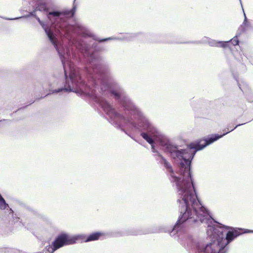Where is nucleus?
<instances>
[{
  "mask_svg": "<svg viewBox=\"0 0 253 253\" xmlns=\"http://www.w3.org/2000/svg\"><path fill=\"white\" fill-rule=\"evenodd\" d=\"M136 34H131L129 36L128 38H129V40H131L132 38L136 37ZM126 38H127V37H126Z\"/></svg>",
  "mask_w": 253,
  "mask_h": 253,
  "instance_id": "f8f14e48",
  "label": "nucleus"
},
{
  "mask_svg": "<svg viewBox=\"0 0 253 253\" xmlns=\"http://www.w3.org/2000/svg\"><path fill=\"white\" fill-rule=\"evenodd\" d=\"M238 35H236L232 39L228 41H217L215 40L210 39L208 37H205L201 41H193L188 42V43H195V44H201L208 43L211 46H215L217 47H222L223 48L229 47L230 48V44L233 45H238L239 41L238 39Z\"/></svg>",
  "mask_w": 253,
  "mask_h": 253,
  "instance_id": "39448f33",
  "label": "nucleus"
},
{
  "mask_svg": "<svg viewBox=\"0 0 253 253\" xmlns=\"http://www.w3.org/2000/svg\"><path fill=\"white\" fill-rule=\"evenodd\" d=\"M71 236L66 233H62L57 236L52 242L53 251H56L59 248L66 245H72Z\"/></svg>",
  "mask_w": 253,
  "mask_h": 253,
  "instance_id": "423d86ee",
  "label": "nucleus"
},
{
  "mask_svg": "<svg viewBox=\"0 0 253 253\" xmlns=\"http://www.w3.org/2000/svg\"><path fill=\"white\" fill-rule=\"evenodd\" d=\"M180 213L170 235L186 248L198 253H227L228 245L253 230L234 228L215 221L201 203L196 191L179 205Z\"/></svg>",
  "mask_w": 253,
  "mask_h": 253,
  "instance_id": "f03ea898",
  "label": "nucleus"
},
{
  "mask_svg": "<svg viewBox=\"0 0 253 253\" xmlns=\"http://www.w3.org/2000/svg\"><path fill=\"white\" fill-rule=\"evenodd\" d=\"M1 121H6V122H10V120L3 119V120H1L0 122Z\"/></svg>",
  "mask_w": 253,
  "mask_h": 253,
  "instance_id": "2eb2a0df",
  "label": "nucleus"
},
{
  "mask_svg": "<svg viewBox=\"0 0 253 253\" xmlns=\"http://www.w3.org/2000/svg\"><path fill=\"white\" fill-rule=\"evenodd\" d=\"M55 251H53V247L51 245L46 246L42 252L40 253H53Z\"/></svg>",
  "mask_w": 253,
  "mask_h": 253,
  "instance_id": "9d476101",
  "label": "nucleus"
},
{
  "mask_svg": "<svg viewBox=\"0 0 253 253\" xmlns=\"http://www.w3.org/2000/svg\"><path fill=\"white\" fill-rule=\"evenodd\" d=\"M87 236L85 234H78L71 236L72 244H74L77 241H80L81 242H86V240Z\"/></svg>",
  "mask_w": 253,
  "mask_h": 253,
  "instance_id": "0eeeda50",
  "label": "nucleus"
},
{
  "mask_svg": "<svg viewBox=\"0 0 253 253\" xmlns=\"http://www.w3.org/2000/svg\"><path fill=\"white\" fill-rule=\"evenodd\" d=\"M44 29L48 39L57 51L64 68L65 82L64 87L55 89L52 93L62 91L74 92L81 95L88 96L106 80H110L112 73L108 64L98 54L91 50L90 45L76 37L82 35L73 34V37L82 41L87 49L82 51L75 45L71 44L68 39L61 36L68 44L66 47L57 40L52 30L41 20L39 23Z\"/></svg>",
  "mask_w": 253,
  "mask_h": 253,
  "instance_id": "7ed1b4c3",
  "label": "nucleus"
},
{
  "mask_svg": "<svg viewBox=\"0 0 253 253\" xmlns=\"http://www.w3.org/2000/svg\"><path fill=\"white\" fill-rule=\"evenodd\" d=\"M0 209L5 210V213L7 214V219L5 220L6 226L11 231L13 230L12 226L17 223L20 226H24L25 224L20 220V217L16 213H14V211L11 208H10L8 204H7L0 194Z\"/></svg>",
  "mask_w": 253,
  "mask_h": 253,
  "instance_id": "20e7f679",
  "label": "nucleus"
},
{
  "mask_svg": "<svg viewBox=\"0 0 253 253\" xmlns=\"http://www.w3.org/2000/svg\"><path fill=\"white\" fill-rule=\"evenodd\" d=\"M4 250V249H0V253H3Z\"/></svg>",
  "mask_w": 253,
  "mask_h": 253,
  "instance_id": "4468645a",
  "label": "nucleus"
},
{
  "mask_svg": "<svg viewBox=\"0 0 253 253\" xmlns=\"http://www.w3.org/2000/svg\"><path fill=\"white\" fill-rule=\"evenodd\" d=\"M103 235V233L100 232H96L92 233L87 236L86 242H91L97 240L99 238Z\"/></svg>",
  "mask_w": 253,
  "mask_h": 253,
  "instance_id": "6e6552de",
  "label": "nucleus"
},
{
  "mask_svg": "<svg viewBox=\"0 0 253 253\" xmlns=\"http://www.w3.org/2000/svg\"><path fill=\"white\" fill-rule=\"evenodd\" d=\"M244 20L243 23V24L240 27L241 30L243 32H245L248 27H249L251 26V24L248 21L247 18L246 16L245 12H244Z\"/></svg>",
  "mask_w": 253,
  "mask_h": 253,
  "instance_id": "1a4fd4ad",
  "label": "nucleus"
},
{
  "mask_svg": "<svg viewBox=\"0 0 253 253\" xmlns=\"http://www.w3.org/2000/svg\"><path fill=\"white\" fill-rule=\"evenodd\" d=\"M87 96L99 104L115 127L128 134L126 128L138 130L140 136L151 145L152 152L167 169L169 179L177 189V203L180 205L196 190L191 175L192 161L198 151L212 144L236 128L222 134H212L190 143L185 149L162 132L143 113L114 79L106 80Z\"/></svg>",
  "mask_w": 253,
  "mask_h": 253,
  "instance_id": "f257e3e1",
  "label": "nucleus"
},
{
  "mask_svg": "<svg viewBox=\"0 0 253 253\" xmlns=\"http://www.w3.org/2000/svg\"><path fill=\"white\" fill-rule=\"evenodd\" d=\"M240 2H241V0H240ZM241 4H242V3H241Z\"/></svg>",
  "mask_w": 253,
  "mask_h": 253,
  "instance_id": "dca6fc26",
  "label": "nucleus"
},
{
  "mask_svg": "<svg viewBox=\"0 0 253 253\" xmlns=\"http://www.w3.org/2000/svg\"><path fill=\"white\" fill-rule=\"evenodd\" d=\"M35 18L36 19V20L38 21V22L39 23H41V20L40 19V18L38 16H37Z\"/></svg>",
  "mask_w": 253,
  "mask_h": 253,
  "instance_id": "ddd939ff",
  "label": "nucleus"
},
{
  "mask_svg": "<svg viewBox=\"0 0 253 253\" xmlns=\"http://www.w3.org/2000/svg\"><path fill=\"white\" fill-rule=\"evenodd\" d=\"M92 48H93L95 51H100V48L98 46V44L96 42H94L92 44Z\"/></svg>",
  "mask_w": 253,
  "mask_h": 253,
  "instance_id": "9b49d317",
  "label": "nucleus"
}]
</instances>
